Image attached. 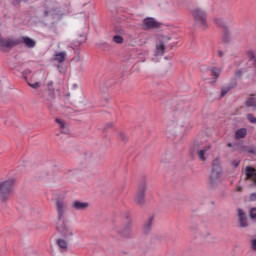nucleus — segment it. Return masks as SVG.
I'll use <instances>...</instances> for the list:
<instances>
[{
	"instance_id": "1",
	"label": "nucleus",
	"mask_w": 256,
	"mask_h": 256,
	"mask_svg": "<svg viewBox=\"0 0 256 256\" xmlns=\"http://www.w3.org/2000/svg\"><path fill=\"white\" fill-rule=\"evenodd\" d=\"M221 175H223V169L219 163V158H216L212 162V171L208 179V187L210 189H215V187L219 185V181H221Z\"/></svg>"
},
{
	"instance_id": "2",
	"label": "nucleus",
	"mask_w": 256,
	"mask_h": 256,
	"mask_svg": "<svg viewBox=\"0 0 256 256\" xmlns=\"http://www.w3.org/2000/svg\"><path fill=\"white\" fill-rule=\"evenodd\" d=\"M15 191V179L10 178L0 182V201L6 203Z\"/></svg>"
},
{
	"instance_id": "3",
	"label": "nucleus",
	"mask_w": 256,
	"mask_h": 256,
	"mask_svg": "<svg viewBox=\"0 0 256 256\" xmlns=\"http://www.w3.org/2000/svg\"><path fill=\"white\" fill-rule=\"evenodd\" d=\"M55 207L58 221H65V215H67V211H69V205L67 204L65 199L57 198L55 200Z\"/></svg>"
},
{
	"instance_id": "4",
	"label": "nucleus",
	"mask_w": 256,
	"mask_h": 256,
	"mask_svg": "<svg viewBox=\"0 0 256 256\" xmlns=\"http://www.w3.org/2000/svg\"><path fill=\"white\" fill-rule=\"evenodd\" d=\"M56 229L64 239H71L75 233L73 232V228L65 222V220L57 221Z\"/></svg>"
},
{
	"instance_id": "5",
	"label": "nucleus",
	"mask_w": 256,
	"mask_h": 256,
	"mask_svg": "<svg viewBox=\"0 0 256 256\" xmlns=\"http://www.w3.org/2000/svg\"><path fill=\"white\" fill-rule=\"evenodd\" d=\"M17 45H21V40H17V38H3L0 36V51H9V49H13V47H17Z\"/></svg>"
},
{
	"instance_id": "6",
	"label": "nucleus",
	"mask_w": 256,
	"mask_h": 256,
	"mask_svg": "<svg viewBox=\"0 0 256 256\" xmlns=\"http://www.w3.org/2000/svg\"><path fill=\"white\" fill-rule=\"evenodd\" d=\"M147 191V181L140 182L138 192L134 198V203L143 207L145 205V192Z\"/></svg>"
},
{
	"instance_id": "7",
	"label": "nucleus",
	"mask_w": 256,
	"mask_h": 256,
	"mask_svg": "<svg viewBox=\"0 0 256 256\" xmlns=\"http://www.w3.org/2000/svg\"><path fill=\"white\" fill-rule=\"evenodd\" d=\"M192 14L198 25H201V27H207V12L201 8H196L192 11Z\"/></svg>"
},
{
	"instance_id": "8",
	"label": "nucleus",
	"mask_w": 256,
	"mask_h": 256,
	"mask_svg": "<svg viewBox=\"0 0 256 256\" xmlns=\"http://www.w3.org/2000/svg\"><path fill=\"white\" fill-rule=\"evenodd\" d=\"M215 23H216V25H218V27H222V29H224V34H223V38H222L223 42L229 43V41L231 39V34L229 33V30L227 29L225 20H223V18H216Z\"/></svg>"
},
{
	"instance_id": "9",
	"label": "nucleus",
	"mask_w": 256,
	"mask_h": 256,
	"mask_svg": "<svg viewBox=\"0 0 256 256\" xmlns=\"http://www.w3.org/2000/svg\"><path fill=\"white\" fill-rule=\"evenodd\" d=\"M169 39L170 38L167 36H162L159 38L154 55H165V44L169 43Z\"/></svg>"
},
{
	"instance_id": "10",
	"label": "nucleus",
	"mask_w": 256,
	"mask_h": 256,
	"mask_svg": "<svg viewBox=\"0 0 256 256\" xmlns=\"http://www.w3.org/2000/svg\"><path fill=\"white\" fill-rule=\"evenodd\" d=\"M16 41H20V44L24 43V45H26V47H28V49H33V47H35V45H37L35 40H33L27 36L16 38Z\"/></svg>"
},
{
	"instance_id": "11",
	"label": "nucleus",
	"mask_w": 256,
	"mask_h": 256,
	"mask_svg": "<svg viewBox=\"0 0 256 256\" xmlns=\"http://www.w3.org/2000/svg\"><path fill=\"white\" fill-rule=\"evenodd\" d=\"M72 209H74L75 211H85L86 209H89V203L75 200L72 203Z\"/></svg>"
},
{
	"instance_id": "12",
	"label": "nucleus",
	"mask_w": 256,
	"mask_h": 256,
	"mask_svg": "<svg viewBox=\"0 0 256 256\" xmlns=\"http://www.w3.org/2000/svg\"><path fill=\"white\" fill-rule=\"evenodd\" d=\"M42 97L48 103H52V101H55V90L53 88L45 90L42 94Z\"/></svg>"
},
{
	"instance_id": "13",
	"label": "nucleus",
	"mask_w": 256,
	"mask_h": 256,
	"mask_svg": "<svg viewBox=\"0 0 256 256\" xmlns=\"http://www.w3.org/2000/svg\"><path fill=\"white\" fill-rule=\"evenodd\" d=\"M245 171H246L245 180L247 181L248 179H251V181H253L254 185H256V170H255V168H253L251 166H246Z\"/></svg>"
},
{
	"instance_id": "14",
	"label": "nucleus",
	"mask_w": 256,
	"mask_h": 256,
	"mask_svg": "<svg viewBox=\"0 0 256 256\" xmlns=\"http://www.w3.org/2000/svg\"><path fill=\"white\" fill-rule=\"evenodd\" d=\"M143 24L145 26V29H157L159 27V24L155 19L153 18H146L143 20Z\"/></svg>"
},
{
	"instance_id": "15",
	"label": "nucleus",
	"mask_w": 256,
	"mask_h": 256,
	"mask_svg": "<svg viewBox=\"0 0 256 256\" xmlns=\"http://www.w3.org/2000/svg\"><path fill=\"white\" fill-rule=\"evenodd\" d=\"M177 131V123L174 121H169L166 126V135L167 137H171V135H175Z\"/></svg>"
},
{
	"instance_id": "16",
	"label": "nucleus",
	"mask_w": 256,
	"mask_h": 256,
	"mask_svg": "<svg viewBox=\"0 0 256 256\" xmlns=\"http://www.w3.org/2000/svg\"><path fill=\"white\" fill-rule=\"evenodd\" d=\"M238 217L240 227H247V218L245 217V212H243V210L238 209Z\"/></svg>"
},
{
	"instance_id": "17",
	"label": "nucleus",
	"mask_w": 256,
	"mask_h": 256,
	"mask_svg": "<svg viewBox=\"0 0 256 256\" xmlns=\"http://www.w3.org/2000/svg\"><path fill=\"white\" fill-rule=\"evenodd\" d=\"M245 137H247V128H241L235 132V139H245Z\"/></svg>"
},
{
	"instance_id": "18",
	"label": "nucleus",
	"mask_w": 256,
	"mask_h": 256,
	"mask_svg": "<svg viewBox=\"0 0 256 256\" xmlns=\"http://www.w3.org/2000/svg\"><path fill=\"white\" fill-rule=\"evenodd\" d=\"M247 55L249 57V63L252 65V67H256V53L253 50H249L247 52Z\"/></svg>"
},
{
	"instance_id": "19",
	"label": "nucleus",
	"mask_w": 256,
	"mask_h": 256,
	"mask_svg": "<svg viewBox=\"0 0 256 256\" xmlns=\"http://www.w3.org/2000/svg\"><path fill=\"white\" fill-rule=\"evenodd\" d=\"M65 57H67V53L65 52H59L54 55V61H57L58 63H63L65 61Z\"/></svg>"
},
{
	"instance_id": "20",
	"label": "nucleus",
	"mask_w": 256,
	"mask_h": 256,
	"mask_svg": "<svg viewBox=\"0 0 256 256\" xmlns=\"http://www.w3.org/2000/svg\"><path fill=\"white\" fill-rule=\"evenodd\" d=\"M245 105L246 107H252L253 110L256 111V98L250 96L249 98H247Z\"/></svg>"
},
{
	"instance_id": "21",
	"label": "nucleus",
	"mask_w": 256,
	"mask_h": 256,
	"mask_svg": "<svg viewBox=\"0 0 256 256\" xmlns=\"http://www.w3.org/2000/svg\"><path fill=\"white\" fill-rule=\"evenodd\" d=\"M56 243H57L59 249H62L63 251H67V247H68L67 241H65L63 239H58L56 241Z\"/></svg>"
},
{
	"instance_id": "22",
	"label": "nucleus",
	"mask_w": 256,
	"mask_h": 256,
	"mask_svg": "<svg viewBox=\"0 0 256 256\" xmlns=\"http://www.w3.org/2000/svg\"><path fill=\"white\" fill-rule=\"evenodd\" d=\"M151 225H153V219L150 218L144 225L145 233H149V231H151Z\"/></svg>"
},
{
	"instance_id": "23",
	"label": "nucleus",
	"mask_w": 256,
	"mask_h": 256,
	"mask_svg": "<svg viewBox=\"0 0 256 256\" xmlns=\"http://www.w3.org/2000/svg\"><path fill=\"white\" fill-rule=\"evenodd\" d=\"M55 121L60 125V129H62V133H67V130H65V122L59 118H56Z\"/></svg>"
},
{
	"instance_id": "24",
	"label": "nucleus",
	"mask_w": 256,
	"mask_h": 256,
	"mask_svg": "<svg viewBox=\"0 0 256 256\" xmlns=\"http://www.w3.org/2000/svg\"><path fill=\"white\" fill-rule=\"evenodd\" d=\"M112 40L114 43H117L118 45H121L123 43V38L119 35L113 36Z\"/></svg>"
},
{
	"instance_id": "25",
	"label": "nucleus",
	"mask_w": 256,
	"mask_h": 256,
	"mask_svg": "<svg viewBox=\"0 0 256 256\" xmlns=\"http://www.w3.org/2000/svg\"><path fill=\"white\" fill-rule=\"evenodd\" d=\"M205 153H207V150H199L198 151V156L201 161H206L207 158H205Z\"/></svg>"
},
{
	"instance_id": "26",
	"label": "nucleus",
	"mask_w": 256,
	"mask_h": 256,
	"mask_svg": "<svg viewBox=\"0 0 256 256\" xmlns=\"http://www.w3.org/2000/svg\"><path fill=\"white\" fill-rule=\"evenodd\" d=\"M212 75L217 79L221 75V70L217 68H212Z\"/></svg>"
},
{
	"instance_id": "27",
	"label": "nucleus",
	"mask_w": 256,
	"mask_h": 256,
	"mask_svg": "<svg viewBox=\"0 0 256 256\" xmlns=\"http://www.w3.org/2000/svg\"><path fill=\"white\" fill-rule=\"evenodd\" d=\"M27 85H29V87H31L32 89H39L41 87V84H39V82L31 83L28 81Z\"/></svg>"
},
{
	"instance_id": "28",
	"label": "nucleus",
	"mask_w": 256,
	"mask_h": 256,
	"mask_svg": "<svg viewBox=\"0 0 256 256\" xmlns=\"http://www.w3.org/2000/svg\"><path fill=\"white\" fill-rule=\"evenodd\" d=\"M229 91H231L230 86L222 88L221 97H225L227 95V93H229Z\"/></svg>"
},
{
	"instance_id": "29",
	"label": "nucleus",
	"mask_w": 256,
	"mask_h": 256,
	"mask_svg": "<svg viewBox=\"0 0 256 256\" xmlns=\"http://www.w3.org/2000/svg\"><path fill=\"white\" fill-rule=\"evenodd\" d=\"M247 119L250 123L255 124L256 123V117L253 114H247Z\"/></svg>"
},
{
	"instance_id": "30",
	"label": "nucleus",
	"mask_w": 256,
	"mask_h": 256,
	"mask_svg": "<svg viewBox=\"0 0 256 256\" xmlns=\"http://www.w3.org/2000/svg\"><path fill=\"white\" fill-rule=\"evenodd\" d=\"M250 219H256V208H252L249 211Z\"/></svg>"
},
{
	"instance_id": "31",
	"label": "nucleus",
	"mask_w": 256,
	"mask_h": 256,
	"mask_svg": "<svg viewBox=\"0 0 256 256\" xmlns=\"http://www.w3.org/2000/svg\"><path fill=\"white\" fill-rule=\"evenodd\" d=\"M250 249H252V251H256V238L250 241Z\"/></svg>"
},
{
	"instance_id": "32",
	"label": "nucleus",
	"mask_w": 256,
	"mask_h": 256,
	"mask_svg": "<svg viewBox=\"0 0 256 256\" xmlns=\"http://www.w3.org/2000/svg\"><path fill=\"white\" fill-rule=\"evenodd\" d=\"M119 139L121 140V141H126L127 140V136L125 135V133H123V132H119Z\"/></svg>"
},
{
	"instance_id": "33",
	"label": "nucleus",
	"mask_w": 256,
	"mask_h": 256,
	"mask_svg": "<svg viewBox=\"0 0 256 256\" xmlns=\"http://www.w3.org/2000/svg\"><path fill=\"white\" fill-rule=\"evenodd\" d=\"M83 42H81V40H76V41H74V43H73V47H81V44H82Z\"/></svg>"
},
{
	"instance_id": "34",
	"label": "nucleus",
	"mask_w": 256,
	"mask_h": 256,
	"mask_svg": "<svg viewBox=\"0 0 256 256\" xmlns=\"http://www.w3.org/2000/svg\"><path fill=\"white\" fill-rule=\"evenodd\" d=\"M25 256H37V253H35L34 251L30 250V251L26 252Z\"/></svg>"
},
{
	"instance_id": "35",
	"label": "nucleus",
	"mask_w": 256,
	"mask_h": 256,
	"mask_svg": "<svg viewBox=\"0 0 256 256\" xmlns=\"http://www.w3.org/2000/svg\"><path fill=\"white\" fill-rule=\"evenodd\" d=\"M241 75H243V70L236 71L235 77L239 78V77H241Z\"/></svg>"
},
{
	"instance_id": "36",
	"label": "nucleus",
	"mask_w": 256,
	"mask_h": 256,
	"mask_svg": "<svg viewBox=\"0 0 256 256\" xmlns=\"http://www.w3.org/2000/svg\"><path fill=\"white\" fill-rule=\"evenodd\" d=\"M239 163H241V161H239V160L232 161L233 167H239Z\"/></svg>"
},
{
	"instance_id": "37",
	"label": "nucleus",
	"mask_w": 256,
	"mask_h": 256,
	"mask_svg": "<svg viewBox=\"0 0 256 256\" xmlns=\"http://www.w3.org/2000/svg\"><path fill=\"white\" fill-rule=\"evenodd\" d=\"M250 201H256V193L250 195Z\"/></svg>"
},
{
	"instance_id": "38",
	"label": "nucleus",
	"mask_w": 256,
	"mask_h": 256,
	"mask_svg": "<svg viewBox=\"0 0 256 256\" xmlns=\"http://www.w3.org/2000/svg\"><path fill=\"white\" fill-rule=\"evenodd\" d=\"M102 45L104 47V51H107V49H109V44H107V42H103Z\"/></svg>"
},
{
	"instance_id": "39",
	"label": "nucleus",
	"mask_w": 256,
	"mask_h": 256,
	"mask_svg": "<svg viewBox=\"0 0 256 256\" xmlns=\"http://www.w3.org/2000/svg\"><path fill=\"white\" fill-rule=\"evenodd\" d=\"M248 153H251L252 155H255L256 150L253 148L248 149Z\"/></svg>"
},
{
	"instance_id": "40",
	"label": "nucleus",
	"mask_w": 256,
	"mask_h": 256,
	"mask_svg": "<svg viewBox=\"0 0 256 256\" xmlns=\"http://www.w3.org/2000/svg\"><path fill=\"white\" fill-rule=\"evenodd\" d=\"M223 55H225V53L223 51L219 50L218 51V57L221 58V57H223Z\"/></svg>"
},
{
	"instance_id": "41",
	"label": "nucleus",
	"mask_w": 256,
	"mask_h": 256,
	"mask_svg": "<svg viewBox=\"0 0 256 256\" xmlns=\"http://www.w3.org/2000/svg\"><path fill=\"white\" fill-rule=\"evenodd\" d=\"M21 3V0H14L13 5H19Z\"/></svg>"
},
{
	"instance_id": "42",
	"label": "nucleus",
	"mask_w": 256,
	"mask_h": 256,
	"mask_svg": "<svg viewBox=\"0 0 256 256\" xmlns=\"http://www.w3.org/2000/svg\"><path fill=\"white\" fill-rule=\"evenodd\" d=\"M44 17H49V11L48 10L44 11Z\"/></svg>"
},
{
	"instance_id": "43",
	"label": "nucleus",
	"mask_w": 256,
	"mask_h": 256,
	"mask_svg": "<svg viewBox=\"0 0 256 256\" xmlns=\"http://www.w3.org/2000/svg\"><path fill=\"white\" fill-rule=\"evenodd\" d=\"M211 149V146H206L204 147V149H202L203 151H209Z\"/></svg>"
},
{
	"instance_id": "44",
	"label": "nucleus",
	"mask_w": 256,
	"mask_h": 256,
	"mask_svg": "<svg viewBox=\"0 0 256 256\" xmlns=\"http://www.w3.org/2000/svg\"><path fill=\"white\" fill-rule=\"evenodd\" d=\"M48 87H53V82L52 81H50V82H48Z\"/></svg>"
},
{
	"instance_id": "45",
	"label": "nucleus",
	"mask_w": 256,
	"mask_h": 256,
	"mask_svg": "<svg viewBox=\"0 0 256 256\" xmlns=\"http://www.w3.org/2000/svg\"><path fill=\"white\" fill-rule=\"evenodd\" d=\"M236 191H243V188H241V186H238V187L236 188Z\"/></svg>"
},
{
	"instance_id": "46",
	"label": "nucleus",
	"mask_w": 256,
	"mask_h": 256,
	"mask_svg": "<svg viewBox=\"0 0 256 256\" xmlns=\"http://www.w3.org/2000/svg\"><path fill=\"white\" fill-rule=\"evenodd\" d=\"M227 147H233V144L232 143H228Z\"/></svg>"
}]
</instances>
